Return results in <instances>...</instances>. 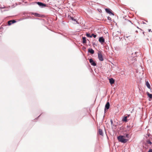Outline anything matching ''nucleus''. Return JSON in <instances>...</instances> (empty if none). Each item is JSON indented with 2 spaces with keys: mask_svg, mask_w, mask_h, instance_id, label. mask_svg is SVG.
Segmentation results:
<instances>
[{
  "mask_svg": "<svg viewBox=\"0 0 152 152\" xmlns=\"http://www.w3.org/2000/svg\"><path fill=\"white\" fill-rule=\"evenodd\" d=\"M129 116V115H128L127 116L124 117L122 119V121L124 122H126L127 121V118Z\"/></svg>",
  "mask_w": 152,
  "mask_h": 152,
  "instance_id": "obj_8",
  "label": "nucleus"
},
{
  "mask_svg": "<svg viewBox=\"0 0 152 152\" xmlns=\"http://www.w3.org/2000/svg\"><path fill=\"white\" fill-rule=\"evenodd\" d=\"M37 4L39 6L41 7H42L46 6V4H44L41 2H37Z\"/></svg>",
  "mask_w": 152,
  "mask_h": 152,
  "instance_id": "obj_5",
  "label": "nucleus"
},
{
  "mask_svg": "<svg viewBox=\"0 0 152 152\" xmlns=\"http://www.w3.org/2000/svg\"><path fill=\"white\" fill-rule=\"evenodd\" d=\"M16 22V21L15 20H10L8 22V24L9 25H10L12 23H14Z\"/></svg>",
  "mask_w": 152,
  "mask_h": 152,
  "instance_id": "obj_4",
  "label": "nucleus"
},
{
  "mask_svg": "<svg viewBox=\"0 0 152 152\" xmlns=\"http://www.w3.org/2000/svg\"><path fill=\"white\" fill-rule=\"evenodd\" d=\"M147 143L148 144H152L150 140H148L147 141Z\"/></svg>",
  "mask_w": 152,
  "mask_h": 152,
  "instance_id": "obj_20",
  "label": "nucleus"
},
{
  "mask_svg": "<svg viewBox=\"0 0 152 152\" xmlns=\"http://www.w3.org/2000/svg\"><path fill=\"white\" fill-rule=\"evenodd\" d=\"M147 39L148 41H151V38L150 37H149L148 36V38Z\"/></svg>",
  "mask_w": 152,
  "mask_h": 152,
  "instance_id": "obj_22",
  "label": "nucleus"
},
{
  "mask_svg": "<svg viewBox=\"0 0 152 152\" xmlns=\"http://www.w3.org/2000/svg\"><path fill=\"white\" fill-rule=\"evenodd\" d=\"M70 18L72 20L76 21V23H78L77 21L75 19H74L72 17H70Z\"/></svg>",
  "mask_w": 152,
  "mask_h": 152,
  "instance_id": "obj_19",
  "label": "nucleus"
},
{
  "mask_svg": "<svg viewBox=\"0 0 152 152\" xmlns=\"http://www.w3.org/2000/svg\"><path fill=\"white\" fill-rule=\"evenodd\" d=\"M99 133L100 135H103V132H102V130L101 129H99Z\"/></svg>",
  "mask_w": 152,
  "mask_h": 152,
  "instance_id": "obj_11",
  "label": "nucleus"
},
{
  "mask_svg": "<svg viewBox=\"0 0 152 152\" xmlns=\"http://www.w3.org/2000/svg\"><path fill=\"white\" fill-rule=\"evenodd\" d=\"M148 152H152V149H150Z\"/></svg>",
  "mask_w": 152,
  "mask_h": 152,
  "instance_id": "obj_24",
  "label": "nucleus"
},
{
  "mask_svg": "<svg viewBox=\"0 0 152 152\" xmlns=\"http://www.w3.org/2000/svg\"><path fill=\"white\" fill-rule=\"evenodd\" d=\"M146 86L148 88H149V89L150 88H151L150 86L148 81H147V82L146 81Z\"/></svg>",
  "mask_w": 152,
  "mask_h": 152,
  "instance_id": "obj_12",
  "label": "nucleus"
},
{
  "mask_svg": "<svg viewBox=\"0 0 152 152\" xmlns=\"http://www.w3.org/2000/svg\"><path fill=\"white\" fill-rule=\"evenodd\" d=\"M108 18V19H110V17H109Z\"/></svg>",
  "mask_w": 152,
  "mask_h": 152,
  "instance_id": "obj_28",
  "label": "nucleus"
},
{
  "mask_svg": "<svg viewBox=\"0 0 152 152\" xmlns=\"http://www.w3.org/2000/svg\"><path fill=\"white\" fill-rule=\"evenodd\" d=\"M125 137L124 136L120 135L118 137V140L122 143H126L128 140L127 139L124 138Z\"/></svg>",
  "mask_w": 152,
  "mask_h": 152,
  "instance_id": "obj_1",
  "label": "nucleus"
},
{
  "mask_svg": "<svg viewBox=\"0 0 152 152\" xmlns=\"http://www.w3.org/2000/svg\"><path fill=\"white\" fill-rule=\"evenodd\" d=\"M129 135L128 134H126V137H128V136Z\"/></svg>",
  "mask_w": 152,
  "mask_h": 152,
  "instance_id": "obj_26",
  "label": "nucleus"
},
{
  "mask_svg": "<svg viewBox=\"0 0 152 152\" xmlns=\"http://www.w3.org/2000/svg\"><path fill=\"white\" fill-rule=\"evenodd\" d=\"M148 31H149V32L151 31V29H148Z\"/></svg>",
  "mask_w": 152,
  "mask_h": 152,
  "instance_id": "obj_27",
  "label": "nucleus"
},
{
  "mask_svg": "<svg viewBox=\"0 0 152 152\" xmlns=\"http://www.w3.org/2000/svg\"><path fill=\"white\" fill-rule=\"evenodd\" d=\"M147 94L148 96L151 99L152 98V94L149 93L148 92H147Z\"/></svg>",
  "mask_w": 152,
  "mask_h": 152,
  "instance_id": "obj_15",
  "label": "nucleus"
},
{
  "mask_svg": "<svg viewBox=\"0 0 152 152\" xmlns=\"http://www.w3.org/2000/svg\"><path fill=\"white\" fill-rule=\"evenodd\" d=\"M88 52L92 54H93L94 53V51L92 49H88Z\"/></svg>",
  "mask_w": 152,
  "mask_h": 152,
  "instance_id": "obj_10",
  "label": "nucleus"
},
{
  "mask_svg": "<svg viewBox=\"0 0 152 152\" xmlns=\"http://www.w3.org/2000/svg\"><path fill=\"white\" fill-rule=\"evenodd\" d=\"M110 104L109 102H107L105 106V110L106 109L108 110L110 107Z\"/></svg>",
  "mask_w": 152,
  "mask_h": 152,
  "instance_id": "obj_7",
  "label": "nucleus"
},
{
  "mask_svg": "<svg viewBox=\"0 0 152 152\" xmlns=\"http://www.w3.org/2000/svg\"><path fill=\"white\" fill-rule=\"evenodd\" d=\"M91 36H92V37H93L94 38H95L96 37V35L94 34H92Z\"/></svg>",
  "mask_w": 152,
  "mask_h": 152,
  "instance_id": "obj_21",
  "label": "nucleus"
},
{
  "mask_svg": "<svg viewBox=\"0 0 152 152\" xmlns=\"http://www.w3.org/2000/svg\"><path fill=\"white\" fill-rule=\"evenodd\" d=\"M89 62L93 66H95L96 65V64L95 61H94L93 59L90 58L89 59Z\"/></svg>",
  "mask_w": 152,
  "mask_h": 152,
  "instance_id": "obj_3",
  "label": "nucleus"
},
{
  "mask_svg": "<svg viewBox=\"0 0 152 152\" xmlns=\"http://www.w3.org/2000/svg\"><path fill=\"white\" fill-rule=\"evenodd\" d=\"M125 37L127 38V39H128V38H129V40H130V41H131L132 40V37H131L130 36H126Z\"/></svg>",
  "mask_w": 152,
  "mask_h": 152,
  "instance_id": "obj_17",
  "label": "nucleus"
},
{
  "mask_svg": "<svg viewBox=\"0 0 152 152\" xmlns=\"http://www.w3.org/2000/svg\"><path fill=\"white\" fill-rule=\"evenodd\" d=\"M98 57L99 60L100 61H103V56L101 53L100 52L98 53Z\"/></svg>",
  "mask_w": 152,
  "mask_h": 152,
  "instance_id": "obj_2",
  "label": "nucleus"
},
{
  "mask_svg": "<svg viewBox=\"0 0 152 152\" xmlns=\"http://www.w3.org/2000/svg\"><path fill=\"white\" fill-rule=\"evenodd\" d=\"M35 16L38 17H41V15L40 14L37 13H35L34 14Z\"/></svg>",
  "mask_w": 152,
  "mask_h": 152,
  "instance_id": "obj_16",
  "label": "nucleus"
},
{
  "mask_svg": "<svg viewBox=\"0 0 152 152\" xmlns=\"http://www.w3.org/2000/svg\"><path fill=\"white\" fill-rule=\"evenodd\" d=\"M99 41L102 44L104 42V39L103 37H100L99 38Z\"/></svg>",
  "mask_w": 152,
  "mask_h": 152,
  "instance_id": "obj_6",
  "label": "nucleus"
},
{
  "mask_svg": "<svg viewBox=\"0 0 152 152\" xmlns=\"http://www.w3.org/2000/svg\"><path fill=\"white\" fill-rule=\"evenodd\" d=\"M109 82L111 84H112L114 83L115 82L114 80L112 78H110L109 79Z\"/></svg>",
  "mask_w": 152,
  "mask_h": 152,
  "instance_id": "obj_9",
  "label": "nucleus"
},
{
  "mask_svg": "<svg viewBox=\"0 0 152 152\" xmlns=\"http://www.w3.org/2000/svg\"><path fill=\"white\" fill-rule=\"evenodd\" d=\"M108 18V19H110V17H109Z\"/></svg>",
  "mask_w": 152,
  "mask_h": 152,
  "instance_id": "obj_29",
  "label": "nucleus"
},
{
  "mask_svg": "<svg viewBox=\"0 0 152 152\" xmlns=\"http://www.w3.org/2000/svg\"><path fill=\"white\" fill-rule=\"evenodd\" d=\"M105 11L107 13L109 14L112 13V12L110 11V9L106 8L105 9Z\"/></svg>",
  "mask_w": 152,
  "mask_h": 152,
  "instance_id": "obj_13",
  "label": "nucleus"
},
{
  "mask_svg": "<svg viewBox=\"0 0 152 152\" xmlns=\"http://www.w3.org/2000/svg\"><path fill=\"white\" fill-rule=\"evenodd\" d=\"M110 122H111V124H113V121L112 120H110Z\"/></svg>",
  "mask_w": 152,
  "mask_h": 152,
  "instance_id": "obj_25",
  "label": "nucleus"
},
{
  "mask_svg": "<svg viewBox=\"0 0 152 152\" xmlns=\"http://www.w3.org/2000/svg\"><path fill=\"white\" fill-rule=\"evenodd\" d=\"M86 36L88 37H89L90 38H91L92 37V36L90 35V34H88V33L86 34Z\"/></svg>",
  "mask_w": 152,
  "mask_h": 152,
  "instance_id": "obj_18",
  "label": "nucleus"
},
{
  "mask_svg": "<svg viewBox=\"0 0 152 152\" xmlns=\"http://www.w3.org/2000/svg\"><path fill=\"white\" fill-rule=\"evenodd\" d=\"M126 23H131V22L129 20H126Z\"/></svg>",
  "mask_w": 152,
  "mask_h": 152,
  "instance_id": "obj_23",
  "label": "nucleus"
},
{
  "mask_svg": "<svg viewBox=\"0 0 152 152\" xmlns=\"http://www.w3.org/2000/svg\"><path fill=\"white\" fill-rule=\"evenodd\" d=\"M83 43H86V38L85 37H83Z\"/></svg>",
  "mask_w": 152,
  "mask_h": 152,
  "instance_id": "obj_14",
  "label": "nucleus"
}]
</instances>
